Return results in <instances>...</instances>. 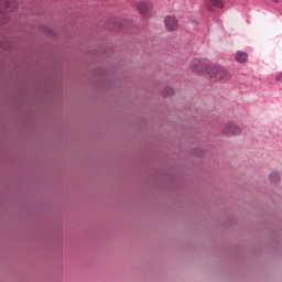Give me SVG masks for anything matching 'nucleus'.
I'll return each instance as SVG.
<instances>
[{"label":"nucleus","instance_id":"f257e3e1","mask_svg":"<svg viewBox=\"0 0 282 282\" xmlns=\"http://www.w3.org/2000/svg\"><path fill=\"white\" fill-rule=\"evenodd\" d=\"M18 3L14 0H0V25H6L10 15L8 12H14L17 10Z\"/></svg>","mask_w":282,"mask_h":282},{"label":"nucleus","instance_id":"f03ea898","mask_svg":"<svg viewBox=\"0 0 282 282\" xmlns=\"http://www.w3.org/2000/svg\"><path fill=\"white\" fill-rule=\"evenodd\" d=\"M208 74L212 80H230V73H227L221 66L210 65Z\"/></svg>","mask_w":282,"mask_h":282},{"label":"nucleus","instance_id":"7ed1b4c3","mask_svg":"<svg viewBox=\"0 0 282 282\" xmlns=\"http://www.w3.org/2000/svg\"><path fill=\"white\" fill-rule=\"evenodd\" d=\"M191 69L192 72H195V74H208L210 65L202 62V59L195 58L191 63Z\"/></svg>","mask_w":282,"mask_h":282},{"label":"nucleus","instance_id":"20e7f679","mask_svg":"<svg viewBox=\"0 0 282 282\" xmlns=\"http://www.w3.org/2000/svg\"><path fill=\"white\" fill-rule=\"evenodd\" d=\"M129 25H131V22L122 19V18H112L108 23L109 30H118L120 28H123L124 30L129 29Z\"/></svg>","mask_w":282,"mask_h":282},{"label":"nucleus","instance_id":"39448f33","mask_svg":"<svg viewBox=\"0 0 282 282\" xmlns=\"http://www.w3.org/2000/svg\"><path fill=\"white\" fill-rule=\"evenodd\" d=\"M223 133L225 135H239L241 128L235 122H228L224 126Z\"/></svg>","mask_w":282,"mask_h":282},{"label":"nucleus","instance_id":"423d86ee","mask_svg":"<svg viewBox=\"0 0 282 282\" xmlns=\"http://www.w3.org/2000/svg\"><path fill=\"white\" fill-rule=\"evenodd\" d=\"M140 14L143 17H151V10H153V3L149 0H144L142 2H139L137 6Z\"/></svg>","mask_w":282,"mask_h":282},{"label":"nucleus","instance_id":"0eeeda50","mask_svg":"<svg viewBox=\"0 0 282 282\" xmlns=\"http://www.w3.org/2000/svg\"><path fill=\"white\" fill-rule=\"evenodd\" d=\"M165 28L169 32H173L180 28V23L177 22V18L167 15L165 18Z\"/></svg>","mask_w":282,"mask_h":282},{"label":"nucleus","instance_id":"6e6552de","mask_svg":"<svg viewBox=\"0 0 282 282\" xmlns=\"http://www.w3.org/2000/svg\"><path fill=\"white\" fill-rule=\"evenodd\" d=\"M205 4L209 12H215V8H224V0H205Z\"/></svg>","mask_w":282,"mask_h":282},{"label":"nucleus","instance_id":"1a4fd4ad","mask_svg":"<svg viewBox=\"0 0 282 282\" xmlns=\"http://www.w3.org/2000/svg\"><path fill=\"white\" fill-rule=\"evenodd\" d=\"M237 63H246L248 61V53L238 51L236 54Z\"/></svg>","mask_w":282,"mask_h":282},{"label":"nucleus","instance_id":"9d476101","mask_svg":"<svg viewBox=\"0 0 282 282\" xmlns=\"http://www.w3.org/2000/svg\"><path fill=\"white\" fill-rule=\"evenodd\" d=\"M269 182H271V184H279L281 182V175L276 172L271 173L269 175Z\"/></svg>","mask_w":282,"mask_h":282},{"label":"nucleus","instance_id":"9b49d317","mask_svg":"<svg viewBox=\"0 0 282 282\" xmlns=\"http://www.w3.org/2000/svg\"><path fill=\"white\" fill-rule=\"evenodd\" d=\"M173 88L171 87H165L163 90H162V96L163 98H166L167 96H173Z\"/></svg>","mask_w":282,"mask_h":282},{"label":"nucleus","instance_id":"f8f14e48","mask_svg":"<svg viewBox=\"0 0 282 282\" xmlns=\"http://www.w3.org/2000/svg\"><path fill=\"white\" fill-rule=\"evenodd\" d=\"M192 155H196V158H204V150L196 148L192 150Z\"/></svg>","mask_w":282,"mask_h":282},{"label":"nucleus","instance_id":"ddd939ff","mask_svg":"<svg viewBox=\"0 0 282 282\" xmlns=\"http://www.w3.org/2000/svg\"><path fill=\"white\" fill-rule=\"evenodd\" d=\"M275 80H278V83H282V72L276 74Z\"/></svg>","mask_w":282,"mask_h":282},{"label":"nucleus","instance_id":"4468645a","mask_svg":"<svg viewBox=\"0 0 282 282\" xmlns=\"http://www.w3.org/2000/svg\"><path fill=\"white\" fill-rule=\"evenodd\" d=\"M272 3H279L280 0H271Z\"/></svg>","mask_w":282,"mask_h":282},{"label":"nucleus","instance_id":"2eb2a0df","mask_svg":"<svg viewBox=\"0 0 282 282\" xmlns=\"http://www.w3.org/2000/svg\"><path fill=\"white\" fill-rule=\"evenodd\" d=\"M102 74V69H99V76Z\"/></svg>","mask_w":282,"mask_h":282}]
</instances>
